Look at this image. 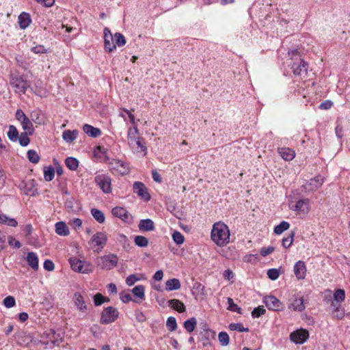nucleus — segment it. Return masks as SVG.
I'll list each match as a JSON object with an SVG mask.
<instances>
[{
  "label": "nucleus",
  "instance_id": "nucleus-23",
  "mask_svg": "<svg viewBox=\"0 0 350 350\" xmlns=\"http://www.w3.org/2000/svg\"><path fill=\"white\" fill-rule=\"evenodd\" d=\"M279 154L286 161H291L295 157L294 150L289 148H281L278 149Z\"/></svg>",
  "mask_w": 350,
  "mask_h": 350
},
{
  "label": "nucleus",
  "instance_id": "nucleus-48",
  "mask_svg": "<svg viewBox=\"0 0 350 350\" xmlns=\"http://www.w3.org/2000/svg\"><path fill=\"white\" fill-rule=\"evenodd\" d=\"M166 326L171 332L176 330L177 327L176 319L172 317H169L166 321Z\"/></svg>",
  "mask_w": 350,
  "mask_h": 350
},
{
  "label": "nucleus",
  "instance_id": "nucleus-7",
  "mask_svg": "<svg viewBox=\"0 0 350 350\" xmlns=\"http://www.w3.org/2000/svg\"><path fill=\"white\" fill-rule=\"evenodd\" d=\"M94 182L105 193L111 192V178L105 174H99L94 177Z\"/></svg>",
  "mask_w": 350,
  "mask_h": 350
},
{
  "label": "nucleus",
  "instance_id": "nucleus-55",
  "mask_svg": "<svg viewBox=\"0 0 350 350\" xmlns=\"http://www.w3.org/2000/svg\"><path fill=\"white\" fill-rule=\"evenodd\" d=\"M31 51L36 54L46 53L48 51L43 45H38L32 47Z\"/></svg>",
  "mask_w": 350,
  "mask_h": 350
},
{
  "label": "nucleus",
  "instance_id": "nucleus-34",
  "mask_svg": "<svg viewBox=\"0 0 350 350\" xmlns=\"http://www.w3.org/2000/svg\"><path fill=\"white\" fill-rule=\"evenodd\" d=\"M196 324L197 321L193 317L185 321L184 327L188 332H191L195 329Z\"/></svg>",
  "mask_w": 350,
  "mask_h": 350
},
{
  "label": "nucleus",
  "instance_id": "nucleus-39",
  "mask_svg": "<svg viewBox=\"0 0 350 350\" xmlns=\"http://www.w3.org/2000/svg\"><path fill=\"white\" fill-rule=\"evenodd\" d=\"M114 44L116 46H122L126 44V39L124 36L120 33H116L114 34Z\"/></svg>",
  "mask_w": 350,
  "mask_h": 350
},
{
  "label": "nucleus",
  "instance_id": "nucleus-60",
  "mask_svg": "<svg viewBox=\"0 0 350 350\" xmlns=\"http://www.w3.org/2000/svg\"><path fill=\"white\" fill-rule=\"evenodd\" d=\"M122 111H124V113H126L128 116V118H129L131 123L132 124H133V126H136L135 125V118L134 115L131 113V111L126 109H122Z\"/></svg>",
  "mask_w": 350,
  "mask_h": 350
},
{
  "label": "nucleus",
  "instance_id": "nucleus-49",
  "mask_svg": "<svg viewBox=\"0 0 350 350\" xmlns=\"http://www.w3.org/2000/svg\"><path fill=\"white\" fill-rule=\"evenodd\" d=\"M227 301L228 304V309L229 310L233 311V312H237L238 313H241V308L234 303V301L232 298L228 297L227 299Z\"/></svg>",
  "mask_w": 350,
  "mask_h": 350
},
{
  "label": "nucleus",
  "instance_id": "nucleus-45",
  "mask_svg": "<svg viewBox=\"0 0 350 350\" xmlns=\"http://www.w3.org/2000/svg\"><path fill=\"white\" fill-rule=\"evenodd\" d=\"M229 328L230 330H237L240 332H249V329L244 327L241 323H230L229 325Z\"/></svg>",
  "mask_w": 350,
  "mask_h": 350
},
{
  "label": "nucleus",
  "instance_id": "nucleus-62",
  "mask_svg": "<svg viewBox=\"0 0 350 350\" xmlns=\"http://www.w3.org/2000/svg\"><path fill=\"white\" fill-rule=\"evenodd\" d=\"M15 117L16 120L21 122L23 120L27 118V116L21 109H18L16 111Z\"/></svg>",
  "mask_w": 350,
  "mask_h": 350
},
{
  "label": "nucleus",
  "instance_id": "nucleus-12",
  "mask_svg": "<svg viewBox=\"0 0 350 350\" xmlns=\"http://www.w3.org/2000/svg\"><path fill=\"white\" fill-rule=\"evenodd\" d=\"M308 332L304 329H297L290 334V339L295 344H303L308 338Z\"/></svg>",
  "mask_w": 350,
  "mask_h": 350
},
{
  "label": "nucleus",
  "instance_id": "nucleus-27",
  "mask_svg": "<svg viewBox=\"0 0 350 350\" xmlns=\"http://www.w3.org/2000/svg\"><path fill=\"white\" fill-rule=\"evenodd\" d=\"M55 232L60 236H67L69 234V229L63 221H59L55 224Z\"/></svg>",
  "mask_w": 350,
  "mask_h": 350
},
{
  "label": "nucleus",
  "instance_id": "nucleus-50",
  "mask_svg": "<svg viewBox=\"0 0 350 350\" xmlns=\"http://www.w3.org/2000/svg\"><path fill=\"white\" fill-rule=\"evenodd\" d=\"M265 312H266V310L264 308V306H258L257 308H255L253 310V311L252 312V316L253 318H258L262 314H265Z\"/></svg>",
  "mask_w": 350,
  "mask_h": 350
},
{
  "label": "nucleus",
  "instance_id": "nucleus-32",
  "mask_svg": "<svg viewBox=\"0 0 350 350\" xmlns=\"http://www.w3.org/2000/svg\"><path fill=\"white\" fill-rule=\"evenodd\" d=\"M91 214L98 223L103 224L105 222V217L101 211L96 208H92Z\"/></svg>",
  "mask_w": 350,
  "mask_h": 350
},
{
  "label": "nucleus",
  "instance_id": "nucleus-6",
  "mask_svg": "<svg viewBox=\"0 0 350 350\" xmlns=\"http://www.w3.org/2000/svg\"><path fill=\"white\" fill-rule=\"evenodd\" d=\"M96 263L101 269L110 270L116 267L118 258L114 254L100 256L96 259Z\"/></svg>",
  "mask_w": 350,
  "mask_h": 350
},
{
  "label": "nucleus",
  "instance_id": "nucleus-15",
  "mask_svg": "<svg viewBox=\"0 0 350 350\" xmlns=\"http://www.w3.org/2000/svg\"><path fill=\"white\" fill-rule=\"evenodd\" d=\"M105 48L106 51L111 52L116 49V44H114V35L108 28L104 29Z\"/></svg>",
  "mask_w": 350,
  "mask_h": 350
},
{
  "label": "nucleus",
  "instance_id": "nucleus-17",
  "mask_svg": "<svg viewBox=\"0 0 350 350\" xmlns=\"http://www.w3.org/2000/svg\"><path fill=\"white\" fill-rule=\"evenodd\" d=\"M299 215H306L310 210V200L308 198L298 200L293 208Z\"/></svg>",
  "mask_w": 350,
  "mask_h": 350
},
{
  "label": "nucleus",
  "instance_id": "nucleus-1",
  "mask_svg": "<svg viewBox=\"0 0 350 350\" xmlns=\"http://www.w3.org/2000/svg\"><path fill=\"white\" fill-rule=\"evenodd\" d=\"M211 239L219 247H224L230 242L228 226L222 221L215 222L212 227Z\"/></svg>",
  "mask_w": 350,
  "mask_h": 350
},
{
  "label": "nucleus",
  "instance_id": "nucleus-54",
  "mask_svg": "<svg viewBox=\"0 0 350 350\" xmlns=\"http://www.w3.org/2000/svg\"><path fill=\"white\" fill-rule=\"evenodd\" d=\"M3 304L6 308H11L15 305V299L12 296H8L3 299Z\"/></svg>",
  "mask_w": 350,
  "mask_h": 350
},
{
  "label": "nucleus",
  "instance_id": "nucleus-47",
  "mask_svg": "<svg viewBox=\"0 0 350 350\" xmlns=\"http://www.w3.org/2000/svg\"><path fill=\"white\" fill-rule=\"evenodd\" d=\"M218 339L222 346H226L229 343V336L226 332H220L218 335Z\"/></svg>",
  "mask_w": 350,
  "mask_h": 350
},
{
  "label": "nucleus",
  "instance_id": "nucleus-31",
  "mask_svg": "<svg viewBox=\"0 0 350 350\" xmlns=\"http://www.w3.org/2000/svg\"><path fill=\"white\" fill-rule=\"evenodd\" d=\"M21 124L25 132L28 133L29 135H31L33 132V127L31 122L28 118H25L21 122Z\"/></svg>",
  "mask_w": 350,
  "mask_h": 350
},
{
  "label": "nucleus",
  "instance_id": "nucleus-14",
  "mask_svg": "<svg viewBox=\"0 0 350 350\" xmlns=\"http://www.w3.org/2000/svg\"><path fill=\"white\" fill-rule=\"evenodd\" d=\"M264 302L269 310L280 311L283 309V305L281 301L274 296L265 297Z\"/></svg>",
  "mask_w": 350,
  "mask_h": 350
},
{
  "label": "nucleus",
  "instance_id": "nucleus-2",
  "mask_svg": "<svg viewBox=\"0 0 350 350\" xmlns=\"http://www.w3.org/2000/svg\"><path fill=\"white\" fill-rule=\"evenodd\" d=\"M127 143L134 152L142 153L144 156L146 154L147 148L144 139L139 135V130L136 126L128 129Z\"/></svg>",
  "mask_w": 350,
  "mask_h": 350
},
{
  "label": "nucleus",
  "instance_id": "nucleus-43",
  "mask_svg": "<svg viewBox=\"0 0 350 350\" xmlns=\"http://www.w3.org/2000/svg\"><path fill=\"white\" fill-rule=\"evenodd\" d=\"M109 301V299L103 297L100 293H97L94 296V302L96 306H100L105 302Z\"/></svg>",
  "mask_w": 350,
  "mask_h": 350
},
{
  "label": "nucleus",
  "instance_id": "nucleus-8",
  "mask_svg": "<svg viewBox=\"0 0 350 350\" xmlns=\"http://www.w3.org/2000/svg\"><path fill=\"white\" fill-rule=\"evenodd\" d=\"M119 312L118 310L112 306L105 308L100 317V323L108 324L114 322L118 317Z\"/></svg>",
  "mask_w": 350,
  "mask_h": 350
},
{
  "label": "nucleus",
  "instance_id": "nucleus-13",
  "mask_svg": "<svg viewBox=\"0 0 350 350\" xmlns=\"http://www.w3.org/2000/svg\"><path fill=\"white\" fill-rule=\"evenodd\" d=\"M133 191L138 195L142 199L145 201H148L150 199V196L148 192V189L141 182H135L133 184Z\"/></svg>",
  "mask_w": 350,
  "mask_h": 350
},
{
  "label": "nucleus",
  "instance_id": "nucleus-63",
  "mask_svg": "<svg viewBox=\"0 0 350 350\" xmlns=\"http://www.w3.org/2000/svg\"><path fill=\"white\" fill-rule=\"evenodd\" d=\"M135 318H136V320L140 323L144 322L146 319L145 315L141 311H137L135 312Z\"/></svg>",
  "mask_w": 350,
  "mask_h": 350
},
{
  "label": "nucleus",
  "instance_id": "nucleus-28",
  "mask_svg": "<svg viewBox=\"0 0 350 350\" xmlns=\"http://www.w3.org/2000/svg\"><path fill=\"white\" fill-rule=\"evenodd\" d=\"M169 306L178 312H183L185 311V306L184 304L178 299H174L170 300Z\"/></svg>",
  "mask_w": 350,
  "mask_h": 350
},
{
  "label": "nucleus",
  "instance_id": "nucleus-58",
  "mask_svg": "<svg viewBox=\"0 0 350 350\" xmlns=\"http://www.w3.org/2000/svg\"><path fill=\"white\" fill-rule=\"evenodd\" d=\"M139 280V279L135 274L130 275L126 279V284L131 286H133Z\"/></svg>",
  "mask_w": 350,
  "mask_h": 350
},
{
  "label": "nucleus",
  "instance_id": "nucleus-24",
  "mask_svg": "<svg viewBox=\"0 0 350 350\" xmlns=\"http://www.w3.org/2000/svg\"><path fill=\"white\" fill-rule=\"evenodd\" d=\"M85 133L92 137H97L100 135L101 131L99 129L94 127L90 124H85L83 127Z\"/></svg>",
  "mask_w": 350,
  "mask_h": 350
},
{
  "label": "nucleus",
  "instance_id": "nucleus-19",
  "mask_svg": "<svg viewBox=\"0 0 350 350\" xmlns=\"http://www.w3.org/2000/svg\"><path fill=\"white\" fill-rule=\"evenodd\" d=\"M75 305L77 309L82 312H85L87 310V306L85 304L83 296L79 293H75L73 297Z\"/></svg>",
  "mask_w": 350,
  "mask_h": 350
},
{
  "label": "nucleus",
  "instance_id": "nucleus-38",
  "mask_svg": "<svg viewBox=\"0 0 350 350\" xmlns=\"http://www.w3.org/2000/svg\"><path fill=\"white\" fill-rule=\"evenodd\" d=\"M290 227L289 223L287 221H282L279 225L276 226L274 228V232L277 234H282L284 231L288 230Z\"/></svg>",
  "mask_w": 350,
  "mask_h": 350
},
{
  "label": "nucleus",
  "instance_id": "nucleus-29",
  "mask_svg": "<svg viewBox=\"0 0 350 350\" xmlns=\"http://www.w3.org/2000/svg\"><path fill=\"white\" fill-rule=\"evenodd\" d=\"M165 285L166 290L168 291L178 290L180 288V281L176 278H172L167 280L165 282Z\"/></svg>",
  "mask_w": 350,
  "mask_h": 350
},
{
  "label": "nucleus",
  "instance_id": "nucleus-59",
  "mask_svg": "<svg viewBox=\"0 0 350 350\" xmlns=\"http://www.w3.org/2000/svg\"><path fill=\"white\" fill-rule=\"evenodd\" d=\"M274 251V247L272 246H269L267 247L261 248L260 253L262 256H267L269 254H271Z\"/></svg>",
  "mask_w": 350,
  "mask_h": 350
},
{
  "label": "nucleus",
  "instance_id": "nucleus-64",
  "mask_svg": "<svg viewBox=\"0 0 350 350\" xmlns=\"http://www.w3.org/2000/svg\"><path fill=\"white\" fill-rule=\"evenodd\" d=\"M332 106V103L330 100H325L321 103L319 108L321 109H329Z\"/></svg>",
  "mask_w": 350,
  "mask_h": 350
},
{
  "label": "nucleus",
  "instance_id": "nucleus-44",
  "mask_svg": "<svg viewBox=\"0 0 350 350\" xmlns=\"http://www.w3.org/2000/svg\"><path fill=\"white\" fill-rule=\"evenodd\" d=\"M172 239H173V241L177 245H181L185 241L184 236L178 231H174L172 233Z\"/></svg>",
  "mask_w": 350,
  "mask_h": 350
},
{
  "label": "nucleus",
  "instance_id": "nucleus-36",
  "mask_svg": "<svg viewBox=\"0 0 350 350\" xmlns=\"http://www.w3.org/2000/svg\"><path fill=\"white\" fill-rule=\"evenodd\" d=\"M8 137L11 141L16 142L18 138V132L16 129V128L13 126L10 125L9 126V130L8 132Z\"/></svg>",
  "mask_w": 350,
  "mask_h": 350
},
{
  "label": "nucleus",
  "instance_id": "nucleus-11",
  "mask_svg": "<svg viewBox=\"0 0 350 350\" xmlns=\"http://www.w3.org/2000/svg\"><path fill=\"white\" fill-rule=\"evenodd\" d=\"M288 308L295 311H302L305 308L304 298L299 293L293 294L289 299Z\"/></svg>",
  "mask_w": 350,
  "mask_h": 350
},
{
  "label": "nucleus",
  "instance_id": "nucleus-20",
  "mask_svg": "<svg viewBox=\"0 0 350 350\" xmlns=\"http://www.w3.org/2000/svg\"><path fill=\"white\" fill-rule=\"evenodd\" d=\"M26 260L29 266L31 267L33 270L37 271L38 269V257L36 253L33 252L27 253Z\"/></svg>",
  "mask_w": 350,
  "mask_h": 350
},
{
  "label": "nucleus",
  "instance_id": "nucleus-25",
  "mask_svg": "<svg viewBox=\"0 0 350 350\" xmlns=\"http://www.w3.org/2000/svg\"><path fill=\"white\" fill-rule=\"evenodd\" d=\"M77 136L78 131L77 130H66L63 132L62 134L63 139L68 143L72 142L74 140L77 139Z\"/></svg>",
  "mask_w": 350,
  "mask_h": 350
},
{
  "label": "nucleus",
  "instance_id": "nucleus-40",
  "mask_svg": "<svg viewBox=\"0 0 350 350\" xmlns=\"http://www.w3.org/2000/svg\"><path fill=\"white\" fill-rule=\"evenodd\" d=\"M295 232H292L288 236L282 239V246L285 248H288L293 242Z\"/></svg>",
  "mask_w": 350,
  "mask_h": 350
},
{
  "label": "nucleus",
  "instance_id": "nucleus-16",
  "mask_svg": "<svg viewBox=\"0 0 350 350\" xmlns=\"http://www.w3.org/2000/svg\"><path fill=\"white\" fill-rule=\"evenodd\" d=\"M293 271L297 280L305 279L307 271L305 262L302 260L297 261L294 265Z\"/></svg>",
  "mask_w": 350,
  "mask_h": 350
},
{
  "label": "nucleus",
  "instance_id": "nucleus-22",
  "mask_svg": "<svg viewBox=\"0 0 350 350\" xmlns=\"http://www.w3.org/2000/svg\"><path fill=\"white\" fill-rule=\"evenodd\" d=\"M112 214L123 221H126L129 219V214L128 211L123 207L116 206L112 209Z\"/></svg>",
  "mask_w": 350,
  "mask_h": 350
},
{
  "label": "nucleus",
  "instance_id": "nucleus-56",
  "mask_svg": "<svg viewBox=\"0 0 350 350\" xmlns=\"http://www.w3.org/2000/svg\"><path fill=\"white\" fill-rule=\"evenodd\" d=\"M8 241L11 247H14L15 248H20L21 247V243L12 236L8 237Z\"/></svg>",
  "mask_w": 350,
  "mask_h": 350
},
{
  "label": "nucleus",
  "instance_id": "nucleus-21",
  "mask_svg": "<svg viewBox=\"0 0 350 350\" xmlns=\"http://www.w3.org/2000/svg\"><path fill=\"white\" fill-rule=\"evenodd\" d=\"M138 228L142 232L152 231L154 230V224L150 219H142L139 223Z\"/></svg>",
  "mask_w": 350,
  "mask_h": 350
},
{
  "label": "nucleus",
  "instance_id": "nucleus-61",
  "mask_svg": "<svg viewBox=\"0 0 350 350\" xmlns=\"http://www.w3.org/2000/svg\"><path fill=\"white\" fill-rule=\"evenodd\" d=\"M44 268L47 271H51L55 268L54 263L50 260H46L44 262Z\"/></svg>",
  "mask_w": 350,
  "mask_h": 350
},
{
  "label": "nucleus",
  "instance_id": "nucleus-4",
  "mask_svg": "<svg viewBox=\"0 0 350 350\" xmlns=\"http://www.w3.org/2000/svg\"><path fill=\"white\" fill-rule=\"evenodd\" d=\"M69 262L72 269L75 271L82 273H89L93 271V267L91 263L81 260L76 257L70 258Z\"/></svg>",
  "mask_w": 350,
  "mask_h": 350
},
{
  "label": "nucleus",
  "instance_id": "nucleus-35",
  "mask_svg": "<svg viewBox=\"0 0 350 350\" xmlns=\"http://www.w3.org/2000/svg\"><path fill=\"white\" fill-rule=\"evenodd\" d=\"M65 163L70 170H76L79 166V161L74 157H68L66 159Z\"/></svg>",
  "mask_w": 350,
  "mask_h": 350
},
{
  "label": "nucleus",
  "instance_id": "nucleus-52",
  "mask_svg": "<svg viewBox=\"0 0 350 350\" xmlns=\"http://www.w3.org/2000/svg\"><path fill=\"white\" fill-rule=\"evenodd\" d=\"M267 275L271 280H275L278 278L280 273L277 269H271L267 271Z\"/></svg>",
  "mask_w": 350,
  "mask_h": 350
},
{
  "label": "nucleus",
  "instance_id": "nucleus-30",
  "mask_svg": "<svg viewBox=\"0 0 350 350\" xmlns=\"http://www.w3.org/2000/svg\"><path fill=\"white\" fill-rule=\"evenodd\" d=\"M145 288L143 285H138L134 287L132 290V293L134 296L139 299V301H143L145 299Z\"/></svg>",
  "mask_w": 350,
  "mask_h": 350
},
{
  "label": "nucleus",
  "instance_id": "nucleus-57",
  "mask_svg": "<svg viewBox=\"0 0 350 350\" xmlns=\"http://www.w3.org/2000/svg\"><path fill=\"white\" fill-rule=\"evenodd\" d=\"M69 224L72 226V228H73L75 230H77V228H79L81 226L82 221L79 218H75L70 220Z\"/></svg>",
  "mask_w": 350,
  "mask_h": 350
},
{
  "label": "nucleus",
  "instance_id": "nucleus-51",
  "mask_svg": "<svg viewBox=\"0 0 350 350\" xmlns=\"http://www.w3.org/2000/svg\"><path fill=\"white\" fill-rule=\"evenodd\" d=\"M27 134H28V133L25 132V133H22L21 134V135L18 136V139L19 141L20 144L22 146H25L28 145L29 143L30 140H29V138L27 136Z\"/></svg>",
  "mask_w": 350,
  "mask_h": 350
},
{
  "label": "nucleus",
  "instance_id": "nucleus-10",
  "mask_svg": "<svg viewBox=\"0 0 350 350\" xmlns=\"http://www.w3.org/2000/svg\"><path fill=\"white\" fill-rule=\"evenodd\" d=\"M109 167L114 173L124 175L129 172V165L121 160L113 159L109 163Z\"/></svg>",
  "mask_w": 350,
  "mask_h": 350
},
{
  "label": "nucleus",
  "instance_id": "nucleus-5",
  "mask_svg": "<svg viewBox=\"0 0 350 350\" xmlns=\"http://www.w3.org/2000/svg\"><path fill=\"white\" fill-rule=\"evenodd\" d=\"M107 241V236L105 232H99L94 234L90 241V244L91 245L92 249L96 252H100L102 249L106 245Z\"/></svg>",
  "mask_w": 350,
  "mask_h": 350
},
{
  "label": "nucleus",
  "instance_id": "nucleus-9",
  "mask_svg": "<svg viewBox=\"0 0 350 350\" xmlns=\"http://www.w3.org/2000/svg\"><path fill=\"white\" fill-rule=\"evenodd\" d=\"M295 62L291 65V68L294 75L299 76L306 75L308 64L299 56L297 51H295Z\"/></svg>",
  "mask_w": 350,
  "mask_h": 350
},
{
  "label": "nucleus",
  "instance_id": "nucleus-3",
  "mask_svg": "<svg viewBox=\"0 0 350 350\" xmlns=\"http://www.w3.org/2000/svg\"><path fill=\"white\" fill-rule=\"evenodd\" d=\"M10 84L14 89L16 93L25 94L30 87V82L24 76L18 74H12L10 78Z\"/></svg>",
  "mask_w": 350,
  "mask_h": 350
},
{
  "label": "nucleus",
  "instance_id": "nucleus-41",
  "mask_svg": "<svg viewBox=\"0 0 350 350\" xmlns=\"http://www.w3.org/2000/svg\"><path fill=\"white\" fill-rule=\"evenodd\" d=\"M345 293L342 289H337L334 293V300L337 302H342L345 300Z\"/></svg>",
  "mask_w": 350,
  "mask_h": 350
},
{
  "label": "nucleus",
  "instance_id": "nucleus-42",
  "mask_svg": "<svg viewBox=\"0 0 350 350\" xmlns=\"http://www.w3.org/2000/svg\"><path fill=\"white\" fill-rule=\"evenodd\" d=\"M27 157L29 161L33 163H37L40 160L38 154L33 150H29L27 152Z\"/></svg>",
  "mask_w": 350,
  "mask_h": 350
},
{
  "label": "nucleus",
  "instance_id": "nucleus-37",
  "mask_svg": "<svg viewBox=\"0 0 350 350\" xmlns=\"http://www.w3.org/2000/svg\"><path fill=\"white\" fill-rule=\"evenodd\" d=\"M134 241L137 246L141 247H146L148 245V239L142 235L136 236L135 237Z\"/></svg>",
  "mask_w": 350,
  "mask_h": 350
},
{
  "label": "nucleus",
  "instance_id": "nucleus-53",
  "mask_svg": "<svg viewBox=\"0 0 350 350\" xmlns=\"http://www.w3.org/2000/svg\"><path fill=\"white\" fill-rule=\"evenodd\" d=\"M334 314L337 319H342L345 316V309L336 307L334 311Z\"/></svg>",
  "mask_w": 350,
  "mask_h": 350
},
{
  "label": "nucleus",
  "instance_id": "nucleus-26",
  "mask_svg": "<svg viewBox=\"0 0 350 350\" xmlns=\"http://www.w3.org/2000/svg\"><path fill=\"white\" fill-rule=\"evenodd\" d=\"M30 23L31 18L30 16L28 14L23 12L19 15L18 24L21 29H24L27 28L29 25Z\"/></svg>",
  "mask_w": 350,
  "mask_h": 350
},
{
  "label": "nucleus",
  "instance_id": "nucleus-46",
  "mask_svg": "<svg viewBox=\"0 0 350 350\" xmlns=\"http://www.w3.org/2000/svg\"><path fill=\"white\" fill-rule=\"evenodd\" d=\"M44 179L46 181L52 180L55 176L54 168L52 167H49V168L45 170L44 172Z\"/></svg>",
  "mask_w": 350,
  "mask_h": 350
},
{
  "label": "nucleus",
  "instance_id": "nucleus-18",
  "mask_svg": "<svg viewBox=\"0 0 350 350\" xmlns=\"http://www.w3.org/2000/svg\"><path fill=\"white\" fill-rule=\"evenodd\" d=\"M323 178L321 176H317L311 178L305 185V189L309 191L318 189L323 183Z\"/></svg>",
  "mask_w": 350,
  "mask_h": 350
},
{
  "label": "nucleus",
  "instance_id": "nucleus-33",
  "mask_svg": "<svg viewBox=\"0 0 350 350\" xmlns=\"http://www.w3.org/2000/svg\"><path fill=\"white\" fill-rule=\"evenodd\" d=\"M0 223L13 227H16L18 225V222L14 219L10 218L3 214H0Z\"/></svg>",
  "mask_w": 350,
  "mask_h": 350
}]
</instances>
